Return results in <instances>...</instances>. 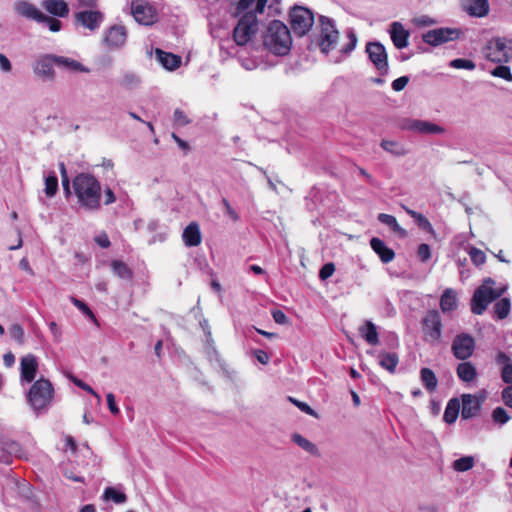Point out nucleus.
Instances as JSON below:
<instances>
[{
	"label": "nucleus",
	"instance_id": "nucleus-44",
	"mask_svg": "<svg viewBox=\"0 0 512 512\" xmlns=\"http://www.w3.org/2000/svg\"><path fill=\"white\" fill-rule=\"evenodd\" d=\"M491 75L494 77L502 78L508 82H512V73L508 66L499 65L491 71Z\"/></svg>",
	"mask_w": 512,
	"mask_h": 512
},
{
	"label": "nucleus",
	"instance_id": "nucleus-13",
	"mask_svg": "<svg viewBox=\"0 0 512 512\" xmlns=\"http://www.w3.org/2000/svg\"><path fill=\"white\" fill-rule=\"evenodd\" d=\"M451 349L455 358L464 361L472 356L475 340L471 335L461 333L454 338Z\"/></svg>",
	"mask_w": 512,
	"mask_h": 512
},
{
	"label": "nucleus",
	"instance_id": "nucleus-4",
	"mask_svg": "<svg viewBox=\"0 0 512 512\" xmlns=\"http://www.w3.org/2000/svg\"><path fill=\"white\" fill-rule=\"evenodd\" d=\"M494 285L495 281L492 278H486L476 288L470 301V309L473 314L482 315L493 301L504 294V288L496 289Z\"/></svg>",
	"mask_w": 512,
	"mask_h": 512
},
{
	"label": "nucleus",
	"instance_id": "nucleus-27",
	"mask_svg": "<svg viewBox=\"0 0 512 512\" xmlns=\"http://www.w3.org/2000/svg\"><path fill=\"white\" fill-rule=\"evenodd\" d=\"M458 378L466 383L472 382L477 377L476 367L471 362H461L456 368Z\"/></svg>",
	"mask_w": 512,
	"mask_h": 512
},
{
	"label": "nucleus",
	"instance_id": "nucleus-39",
	"mask_svg": "<svg viewBox=\"0 0 512 512\" xmlns=\"http://www.w3.org/2000/svg\"><path fill=\"white\" fill-rule=\"evenodd\" d=\"M413 128L421 133H442L444 129L436 124L427 122V121H415L413 124Z\"/></svg>",
	"mask_w": 512,
	"mask_h": 512
},
{
	"label": "nucleus",
	"instance_id": "nucleus-23",
	"mask_svg": "<svg viewBox=\"0 0 512 512\" xmlns=\"http://www.w3.org/2000/svg\"><path fill=\"white\" fill-rule=\"evenodd\" d=\"M495 362L501 366V379L506 384H512V361L503 351L496 354Z\"/></svg>",
	"mask_w": 512,
	"mask_h": 512
},
{
	"label": "nucleus",
	"instance_id": "nucleus-15",
	"mask_svg": "<svg viewBox=\"0 0 512 512\" xmlns=\"http://www.w3.org/2000/svg\"><path fill=\"white\" fill-rule=\"evenodd\" d=\"M55 62V55H42L33 64V71L37 76L53 81L55 79Z\"/></svg>",
	"mask_w": 512,
	"mask_h": 512
},
{
	"label": "nucleus",
	"instance_id": "nucleus-33",
	"mask_svg": "<svg viewBox=\"0 0 512 512\" xmlns=\"http://www.w3.org/2000/svg\"><path fill=\"white\" fill-rule=\"evenodd\" d=\"M377 218L379 222H381L384 225H387L398 236H406V230L399 225L397 219L393 215L380 213Z\"/></svg>",
	"mask_w": 512,
	"mask_h": 512
},
{
	"label": "nucleus",
	"instance_id": "nucleus-6",
	"mask_svg": "<svg viewBox=\"0 0 512 512\" xmlns=\"http://www.w3.org/2000/svg\"><path fill=\"white\" fill-rule=\"evenodd\" d=\"M319 29L318 45L320 50L327 54L336 47L339 32L335 28L333 20L323 15L319 17Z\"/></svg>",
	"mask_w": 512,
	"mask_h": 512
},
{
	"label": "nucleus",
	"instance_id": "nucleus-8",
	"mask_svg": "<svg viewBox=\"0 0 512 512\" xmlns=\"http://www.w3.org/2000/svg\"><path fill=\"white\" fill-rule=\"evenodd\" d=\"M484 57L494 63H507L512 59L511 49L507 47L506 38L496 37L483 47Z\"/></svg>",
	"mask_w": 512,
	"mask_h": 512
},
{
	"label": "nucleus",
	"instance_id": "nucleus-58",
	"mask_svg": "<svg viewBox=\"0 0 512 512\" xmlns=\"http://www.w3.org/2000/svg\"><path fill=\"white\" fill-rule=\"evenodd\" d=\"M289 400L296 405L301 411L309 414V415H315V411L307 404L301 401H298L292 397L289 398Z\"/></svg>",
	"mask_w": 512,
	"mask_h": 512
},
{
	"label": "nucleus",
	"instance_id": "nucleus-43",
	"mask_svg": "<svg viewBox=\"0 0 512 512\" xmlns=\"http://www.w3.org/2000/svg\"><path fill=\"white\" fill-rule=\"evenodd\" d=\"M58 190V179L54 173L45 179V194L47 197H53Z\"/></svg>",
	"mask_w": 512,
	"mask_h": 512
},
{
	"label": "nucleus",
	"instance_id": "nucleus-45",
	"mask_svg": "<svg viewBox=\"0 0 512 512\" xmlns=\"http://www.w3.org/2000/svg\"><path fill=\"white\" fill-rule=\"evenodd\" d=\"M492 419L495 423L503 425L510 420V416L503 407H496L492 411Z\"/></svg>",
	"mask_w": 512,
	"mask_h": 512
},
{
	"label": "nucleus",
	"instance_id": "nucleus-24",
	"mask_svg": "<svg viewBox=\"0 0 512 512\" xmlns=\"http://www.w3.org/2000/svg\"><path fill=\"white\" fill-rule=\"evenodd\" d=\"M43 8L50 14L57 17H65L69 13V8L64 0H44Z\"/></svg>",
	"mask_w": 512,
	"mask_h": 512
},
{
	"label": "nucleus",
	"instance_id": "nucleus-63",
	"mask_svg": "<svg viewBox=\"0 0 512 512\" xmlns=\"http://www.w3.org/2000/svg\"><path fill=\"white\" fill-rule=\"evenodd\" d=\"M292 440L295 444L299 445L302 448H314L312 444L303 438L300 434H293Z\"/></svg>",
	"mask_w": 512,
	"mask_h": 512
},
{
	"label": "nucleus",
	"instance_id": "nucleus-21",
	"mask_svg": "<svg viewBox=\"0 0 512 512\" xmlns=\"http://www.w3.org/2000/svg\"><path fill=\"white\" fill-rule=\"evenodd\" d=\"M370 246L383 263L387 264L394 260L395 252L380 238L373 237L370 240Z\"/></svg>",
	"mask_w": 512,
	"mask_h": 512
},
{
	"label": "nucleus",
	"instance_id": "nucleus-54",
	"mask_svg": "<svg viewBox=\"0 0 512 512\" xmlns=\"http://www.w3.org/2000/svg\"><path fill=\"white\" fill-rule=\"evenodd\" d=\"M349 43L346 44L342 49L341 52L343 54H349L351 51L354 50L357 44V37L353 31H350L348 33Z\"/></svg>",
	"mask_w": 512,
	"mask_h": 512
},
{
	"label": "nucleus",
	"instance_id": "nucleus-60",
	"mask_svg": "<svg viewBox=\"0 0 512 512\" xmlns=\"http://www.w3.org/2000/svg\"><path fill=\"white\" fill-rule=\"evenodd\" d=\"M272 317L277 324H287L288 317L282 310L272 311Z\"/></svg>",
	"mask_w": 512,
	"mask_h": 512
},
{
	"label": "nucleus",
	"instance_id": "nucleus-41",
	"mask_svg": "<svg viewBox=\"0 0 512 512\" xmlns=\"http://www.w3.org/2000/svg\"><path fill=\"white\" fill-rule=\"evenodd\" d=\"M103 498L105 500H111L116 504H122L127 500V497L123 492L117 491L113 487H107L104 490Z\"/></svg>",
	"mask_w": 512,
	"mask_h": 512
},
{
	"label": "nucleus",
	"instance_id": "nucleus-57",
	"mask_svg": "<svg viewBox=\"0 0 512 512\" xmlns=\"http://www.w3.org/2000/svg\"><path fill=\"white\" fill-rule=\"evenodd\" d=\"M73 383L82 388L83 390L87 391L88 393L92 394L93 396H95L98 400H100V396L93 390V388L88 385L87 383L83 382L82 380L78 379V378H73Z\"/></svg>",
	"mask_w": 512,
	"mask_h": 512
},
{
	"label": "nucleus",
	"instance_id": "nucleus-56",
	"mask_svg": "<svg viewBox=\"0 0 512 512\" xmlns=\"http://www.w3.org/2000/svg\"><path fill=\"white\" fill-rule=\"evenodd\" d=\"M94 241L102 248H109L111 243L106 232H101L94 238Z\"/></svg>",
	"mask_w": 512,
	"mask_h": 512
},
{
	"label": "nucleus",
	"instance_id": "nucleus-50",
	"mask_svg": "<svg viewBox=\"0 0 512 512\" xmlns=\"http://www.w3.org/2000/svg\"><path fill=\"white\" fill-rule=\"evenodd\" d=\"M417 256L422 262H427L431 258V248L428 244L422 243L417 248Z\"/></svg>",
	"mask_w": 512,
	"mask_h": 512
},
{
	"label": "nucleus",
	"instance_id": "nucleus-28",
	"mask_svg": "<svg viewBox=\"0 0 512 512\" xmlns=\"http://www.w3.org/2000/svg\"><path fill=\"white\" fill-rule=\"evenodd\" d=\"M156 54L163 67L170 71L177 69L181 65V57L178 55L161 49H156Z\"/></svg>",
	"mask_w": 512,
	"mask_h": 512
},
{
	"label": "nucleus",
	"instance_id": "nucleus-52",
	"mask_svg": "<svg viewBox=\"0 0 512 512\" xmlns=\"http://www.w3.org/2000/svg\"><path fill=\"white\" fill-rule=\"evenodd\" d=\"M173 119H174L175 124H177L179 126H186V125H188L190 123V120L186 116L184 111L179 109V108H177L174 111Z\"/></svg>",
	"mask_w": 512,
	"mask_h": 512
},
{
	"label": "nucleus",
	"instance_id": "nucleus-30",
	"mask_svg": "<svg viewBox=\"0 0 512 512\" xmlns=\"http://www.w3.org/2000/svg\"><path fill=\"white\" fill-rule=\"evenodd\" d=\"M440 308L442 312H451L457 308V294L451 289L447 288L440 298Z\"/></svg>",
	"mask_w": 512,
	"mask_h": 512
},
{
	"label": "nucleus",
	"instance_id": "nucleus-46",
	"mask_svg": "<svg viewBox=\"0 0 512 512\" xmlns=\"http://www.w3.org/2000/svg\"><path fill=\"white\" fill-rule=\"evenodd\" d=\"M469 256L472 261V263L476 266L483 265L486 261V255L485 253L475 247H472L469 251Z\"/></svg>",
	"mask_w": 512,
	"mask_h": 512
},
{
	"label": "nucleus",
	"instance_id": "nucleus-53",
	"mask_svg": "<svg viewBox=\"0 0 512 512\" xmlns=\"http://www.w3.org/2000/svg\"><path fill=\"white\" fill-rule=\"evenodd\" d=\"M334 271H335V265L333 263H326L320 269L319 277L322 280H326L333 275Z\"/></svg>",
	"mask_w": 512,
	"mask_h": 512
},
{
	"label": "nucleus",
	"instance_id": "nucleus-29",
	"mask_svg": "<svg viewBox=\"0 0 512 512\" xmlns=\"http://www.w3.org/2000/svg\"><path fill=\"white\" fill-rule=\"evenodd\" d=\"M399 363V356L395 352H382L379 354V365L390 374L396 372Z\"/></svg>",
	"mask_w": 512,
	"mask_h": 512
},
{
	"label": "nucleus",
	"instance_id": "nucleus-14",
	"mask_svg": "<svg viewBox=\"0 0 512 512\" xmlns=\"http://www.w3.org/2000/svg\"><path fill=\"white\" fill-rule=\"evenodd\" d=\"M460 30L452 28H438L429 30L423 35V41L432 46L458 39Z\"/></svg>",
	"mask_w": 512,
	"mask_h": 512
},
{
	"label": "nucleus",
	"instance_id": "nucleus-40",
	"mask_svg": "<svg viewBox=\"0 0 512 512\" xmlns=\"http://www.w3.org/2000/svg\"><path fill=\"white\" fill-rule=\"evenodd\" d=\"M475 464L473 456H463L453 462V469L458 472H465L470 470Z\"/></svg>",
	"mask_w": 512,
	"mask_h": 512
},
{
	"label": "nucleus",
	"instance_id": "nucleus-7",
	"mask_svg": "<svg viewBox=\"0 0 512 512\" xmlns=\"http://www.w3.org/2000/svg\"><path fill=\"white\" fill-rule=\"evenodd\" d=\"M315 22L313 12L303 6H295L290 11V23L293 32L297 36L306 35Z\"/></svg>",
	"mask_w": 512,
	"mask_h": 512
},
{
	"label": "nucleus",
	"instance_id": "nucleus-61",
	"mask_svg": "<svg viewBox=\"0 0 512 512\" xmlns=\"http://www.w3.org/2000/svg\"><path fill=\"white\" fill-rule=\"evenodd\" d=\"M254 356L258 362H260L261 364H264V365L268 364V362L270 361L269 354L261 349L255 350Z\"/></svg>",
	"mask_w": 512,
	"mask_h": 512
},
{
	"label": "nucleus",
	"instance_id": "nucleus-18",
	"mask_svg": "<svg viewBox=\"0 0 512 512\" xmlns=\"http://www.w3.org/2000/svg\"><path fill=\"white\" fill-rule=\"evenodd\" d=\"M21 379L27 383L32 382L37 374L38 363L36 357L28 354L21 359Z\"/></svg>",
	"mask_w": 512,
	"mask_h": 512
},
{
	"label": "nucleus",
	"instance_id": "nucleus-36",
	"mask_svg": "<svg viewBox=\"0 0 512 512\" xmlns=\"http://www.w3.org/2000/svg\"><path fill=\"white\" fill-rule=\"evenodd\" d=\"M55 66L68 71H85L83 65L71 58L55 55Z\"/></svg>",
	"mask_w": 512,
	"mask_h": 512
},
{
	"label": "nucleus",
	"instance_id": "nucleus-38",
	"mask_svg": "<svg viewBox=\"0 0 512 512\" xmlns=\"http://www.w3.org/2000/svg\"><path fill=\"white\" fill-rule=\"evenodd\" d=\"M381 147L394 156H404L407 154L405 147L396 141L382 140Z\"/></svg>",
	"mask_w": 512,
	"mask_h": 512
},
{
	"label": "nucleus",
	"instance_id": "nucleus-59",
	"mask_svg": "<svg viewBox=\"0 0 512 512\" xmlns=\"http://www.w3.org/2000/svg\"><path fill=\"white\" fill-rule=\"evenodd\" d=\"M502 400L506 406L512 408V384L502 390Z\"/></svg>",
	"mask_w": 512,
	"mask_h": 512
},
{
	"label": "nucleus",
	"instance_id": "nucleus-51",
	"mask_svg": "<svg viewBox=\"0 0 512 512\" xmlns=\"http://www.w3.org/2000/svg\"><path fill=\"white\" fill-rule=\"evenodd\" d=\"M256 4L257 3V0H238L236 2V12H235V16L241 14V13H245V12H248V9L253 5V4Z\"/></svg>",
	"mask_w": 512,
	"mask_h": 512
},
{
	"label": "nucleus",
	"instance_id": "nucleus-35",
	"mask_svg": "<svg viewBox=\"0 0 512 512\" xmlns=\"http://www.w3.org/2000/svg\"><path fill=\"white\" fill-rule=\"evenodd\" d=\"M405 212L412 217L417 225L424 231L433 234L435 233L433 226L431 225L430 221L425 217L423 214L414 211L410 208L404 207Z\"/></svg>",
	"mask_w": 512,
	"mask_h": 512
},
{
	"label": "nucleus",
	"instance_id": "nucleus-62",
	"mask_svg": "<svg viewBox=\"0 0 512 512\" xmlns=\"http://www.w3.org/2000/svg\"><path fill=\"white\" fill-rule=\"evenodd\" d=\"M222 203H223V205L225 207V211H226L227 215L233 221H237L239 219V216H238L237 212L231 207L229 201L226 198H223L222 199Z\"/></svg>",
	"mask_w": 512,
	"mask_h": 512
},
{
	"label": "nucleus",
	"instance_id": "nucleus-42",
	"mask_svg": "<svg viewBox=\"0 0 512 512\" xmlns=\"http://www.w3.org/2000/svg\"><path fill=\"white\" fill-rule=\"evenodd\" d=\"M70 301L72 304L77 307L84 315H86L89 319H91L95 324L98 325L97 318L93 311L88 307L86 303L77 299L76 297H70Z\"/></svg>",
	"mask_w": 512,
	"mask_h": 512
},
{
	"label": "nucleus",
	"instance_id": "nucleus-25",
	"mask_svg": "<svg viewBox=\"0 0 512 512\" xmlns=\"http://www.w3.org/2000/svg\"><path fill=\"white\" fill-rule=\"evenodd\" d=\"M16 10L18 14L28 19L35 20L39 22L40 19L44 18V14L37 9L33 4L28 3L26 1H21L17 3Z\"/></svg>",
	"mask_w": 512,
	"mask_h": 512
},
{
	"label": "nucleus",
	"instance_id": "nucleus-16",
	"mask_svg": "<svg viewBox=\"0 0 512 512\" xmlns=\"http://www.w3.org/2000/svg\"><path fill=\"white\" fill-rule=\"evenodd\" d=\"M76 22L81 24L83 27L94 31L96 30L103 21V14L99 11L85 10L75 14Z\"/></svg>",
	"mask_w": 512,
	"mask_h": 512
},
{
	"label": "nucleus",
	"instance_id": "nucleus-26",
	"mask_svg": "<svg viewBox=\"0 0 512 512\" xmlns=\"http://www.w3.org/2000/svg\"><path fill=\"white\" fill-rule=\"evenodd\" d=\"M359 333L368 344L375 346L379 343L378 331L372 321H365L364 325L359 328Z\"/></svg>",
	"mask_w": 512,
	"mask_h": 512
},
{
	"label": "nucleus",
	"instance_id": "nucleus-19",
	"mask_svg": "<svg viewBox=\"0 0 512 512\" xmlns=\"http://www.w3.org/2000/svg\"><path fill=\"white\" fill-rule=\"evenodd\" d=\"M409 31L400 22H393L390 26V37L397 49L408 46Z\"/></svg>",
	"mask_w": 512,
	"mask_h": 512
},
{
	"label": "nucleus",
	"instance_id": "nucleus-47",
	"mask_svg": "<svg viewBox=\"0 0 512 512\" xmlns=\"http://www.w3.org/2000/svg\"><path fill=\"white\" fill-rule=\"evenodd\" d=\"M450 66L456 69L473 70L476 65L472 60L457 58L450 62Z\"/></svg>",
	"mask_w": 512,
	"mask_h": 512
},
{
	"label": "nucleus",
	"instance_id": "nucleus-34",
	"mask_svg": "<svg viewBox=\"0 0 512 512\" xmlns=\"http://www.w3.org/2000/svg\"><path fill=\"white\" fill-rule=\"evenodd\" d=\"M111 269L121 279L132 280L133 278V270L122 260H113Z\"/></svg>",
	"mask_w": 512,
	"mask_h": 512
},
{
	"label": "nucleus",
	"instance_id": "nucleus-11",
	"mask_svg": "<svg viewBox=\"0 0 512 512\" xmlns=\"http://www.w3.org/2000/svg\"><path fill=\"white\" fill-rule=\"evenodd\" d=\"M366 53L381 75L388 73V55L383 44L380 42H368Z\"/></svg>",
	"mask_w": 512,
	"mask_h": 512
},
{
	"label": "nucleus",
	"instance_id": "nucleus-37",
	"mask_svg": "<svg viewBox=\"0 0 512 512\" xmlns=\"http://www.w3.org/2000/svg\"><path fill=\"white\" fill-rule=\"evenodd\" d=\"M510 310L511 302L508 298L499 299L493 307L494 315L499 320L505 319L509 315Z\"/></svg>",
	"mask_w": 512,
	"mask_h": 512
},
{
	"label": "nucleus",
	"instance_id": "nucleus-31",
	"mask_svg": "<svg viewBox=\"0 0 512 512\" xmlns=\"http://www.w3.org/2000/svg\"><path fill=\"white\" fill-rule=\"evenodd\" d=\"M461 404L458 398H451L445 408L443 419L446 423H454L459 415Z\"/></svg>",
	"mask_w": 512,
	"mask_h": 512
},
{
	"label": "nucleus",
	"instance_id": "nucleus-1",
	"mask_svg": "<svg viewBox=\"0 0 512 512\" xmlns=\"http://www.w3.org/2000/svg\"><path fill=\"white\" fill-rule=\"evenodd\" d=\"M72 188L81 209L88 212L101 209L102 187L94 175L84 172L77 174L72 180Z\"/></svg>",
	"mask_w": 512,
	"mask_h": 512
},
{
	"label": "nucleus",
	"instance_id": "nucleus-12",
	"mask_svg": "<svg viewBox=\"0 0 512 512\" xmlns=\"http://www.w3.org/2000/svg\"><path fill=\"white\" fill-rule=\"evenodd\" d=\"M131 13L134 19L142 25L150 26L157 21L156 8L145 1H133Z\"/></svg>",
	"mask_w": 512,
	"mask_h": 512
},
{
	"label": "nucleus",
	"instance_id": "nucleus-48",
	"mask_svg": "<svg viewBox=\"0 0 512 512\" xmlns=\"http://www.w3.org/2000/svg\"><path fill=\"white\" fill-rule=\"evenodd\" d=\"M39 22L46 23L52 32H58L61 29V21L56 18L47 16L44 14V18L40 19Z\"/></svg>",
	"mask_w": 512,
	"mask_h": 512
},
{
	"label": "nucleus",
	"instance_id": "nucleus-20",
	"mask_svg": "<svg viewBox=\"0 0 512 512\" xmlns=\"http://www.w3.org/2000/svg\"><path fill=\"white\" fill-rule=\"evenodd\" d=\"M462 7L465 12L473 17H484L489 12L488 0H463Z\"/></svg>",
	"mask_w": 512,
	"mask_h": 512
},
{
	"label": "nucleus",
	"instance_id": "nucleus-5",
	"mask_svg": "<svg viewBox=\"0 0 512 512\" xmlns=\"http://www.w3.org/2000/svg\"><path fill=\"white\" fill-rule=\"evenodd\" d=\"M27 397L33 409L42 410L47 408L54 397L52 383L45 378L36 380L30 387Z\"/></svg>",
	"mask_w": 512,
	"mask_h": 512
},
{
	"label": "nucleus",
	"instance_id": "nucleus-55",
	"mask_svg": "<svg viewBox=\"0 0 512 512\" xmlns=\"http://www.w3.org/2000/svg\"><path fill=\"white\" fill-rule=\"evenodd\" d=\"M409 78L407 76H401L392 82V89L394 91H402L408 84Z\"/></svg>",
	"mask_w": 512,
	"mask_h": 512
},
{
	"label": "nucleus",
	"instance_id": "nucleus-3",
	"mask_svg": "<svg viewBox=\"0 0 512 512\" xmlns=\"http://www.w3.org/2000/svg\"><path fill=\"white\" fill-rule=\"evenodd\" d=\"M263 44L275 55L288 54L292 46L289 28L279 20L271 21L263 35Z\"/></svg>",
	"mask_w": 512,
	"mask_h": 512
},
{
	"label": "nucleus",
	"instance_id": "nucleus-2",
	"mask_svg": "<svg viewBox=\"0 0 512 512\" xmlns=\"http://www.w3.org/2000/svg\"><path fill=\"white\" fill-rule=\"evenodd\" d=\"M279 2L280 0H257L254 10L243 13L232 31L235 44L243 47L251 42L259 30L257 15L262 14L266 6L269 9H274V6L278 5Z\"/></svg>",
	"mask_w": 512,
	"mask_h": 512
},
{
	"label": "nucleus",
	"instance_id": "nucleus-10",
	"mask_svg": "<svg viewBox=\"0 0 512 512\" xmlns=\"http://www.w3.org/2000/svg\"><path fill=\"white\" fill-rule=\"evenodd\" d=\"M485 400V390L480 391L478 394H462L460 403L462 419L467 420L477 417Z\"/></svg>",
	"mask_w": 512,
	"mask_h": 512
},
{
	"label": "nucleus",
	"instance_id": "nucleus-64",
	"mask_svg": "<svg viewBox=\"0 0 512 512\" xmlns=\"http://www.w3.org/2000/svg\"><path fill=\"white\" fill-rule=\"evenodd\" d=\"M116 201V196L113 192V190L109 187H106L104 189V204L110 205L113 204Z\"/></svg>",
	"mask_w": 512,
	"mask_h": 512
},
{
	"label": "nucleus",
	"instance_id": "nucleus-22",
	"mask_svg": "<svg viewBox=\"0 0 512 512\" xmlns=\"http://www.w3.org/2000/svg\"><path fill=\"white\" fill-rule=\"evenodd\" d=\"M183 241L188 247H196L201 244L202 236L197 222L188 224L182 234Z\"/></svg>",
	"mask_w": 512,
	"mask_h": 512
},
{
	"label": "nucleus",
	"instance_id": "nucleus-49",
	"mask_svg": "<svg viewBox=\"0 0 512 512\" xmlns=\"http://www.w3.org/2000/svg\"><path fill=\"white\" fill-rule=\"evenodd\" d=\"M10 334L13 339H15L19 344L24 343V330L21 325L13 324L10 327Z\"/></svg>",
	"mask_w": 512,
	"mask_h": 512
},
{
	"label": "nucleus",
	"instance_id": "nucleus-9",
	"mask_svg": "<svg viewBox=\"0 0 512 512\" xmlns=\"http://www.w3.org/2000/svg\"><path fill=\"white\" fill-rule=\"evenodd\" d=\"M424 340L426 342H438L442 335V321L439 311L429 310L421 320Z\"/></svg>",
	"mask_w": 512,
	"mask_h": 512
},
{
	"label": "nucleus",
	"instance_id": "nucleus-17",
	"mask_svg": "<svg viewBox=\"0 0 512 512\" xmlns=\"http://www.w3.org/2000/svg\"><path fill=\"white\" fill-rule=\"evenodd\" d=\"M127 38L126 28L122 25L111 26L105 35V43L113 48L121 47Z\"/></svg>",
	"mask_w": 512,
	"mask_h": 512
},
{
	"label": "nucleus",
	"instance_id": "nucleus-32",
	"mask_svg": "<svg viewBox=\"0 0 512 512\" xmlns=\"http://www.w3.org/2000/svg\"><path fill=\"white\" fill-rule=\"evenodd\" d=\"M420 378L426 390L433 393L438 386V379L432 369L424 367L420 370Z\"/></svg>",
	"mask_w": 512,
	"mask_h": 512
}]
</instances>
